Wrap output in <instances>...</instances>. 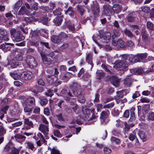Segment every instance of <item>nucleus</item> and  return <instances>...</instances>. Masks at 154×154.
<instances>
[{
    "label": "nucleus",
    "mask_w": 154,
    "mask_h": 154,
    "mask_svg": "<svg viewBox=\"0 0 154 154\" xmlns=\"http://www.w3.org/2000/svg\"><path fill=\"white\" fill-rule=\"evenodd\" d=\"M95 109L94 108L89 109L86 107L83 106L82 107L83 115L82 118L84 120L91 121V119H95L97 116L94 113Z\"/></svg>",
    "instance_id": "f257e3e1"
},
{
    "label": "nucleus",
    "mask_w": 154,
    "mask_h": 154,
    "mask_svg": "<svg viewBox=\"0 0 154 154\" xmlns=\"http://www.w3.org/2000/svg\"><path fill=\"white\" fill-rule=\"evenodd\" d=\"M78 85L76 82L73 83L71 86L70 88L72 90L73 94H72L69 91L65 89H63L61 91V93L63 94V97L67 101L69 100L70 99L69 97L67 96L74 97V95L77 96V94H76V91L78 90Z\"/></svg>",
    "instance_id": "f03ea898"
},
{
    "label": "nucleus",
    "mask_w": 154,
    "mask_h": 154,
    "mask_svg": "<svg viewBox=\"0 0 154 154\" xmlns=\"http://www.w3.org/2000/svg\"><path fill=\"white\" fill-rule=\"evenodd\" d=\"M103 12L106 15H108L114 12L119 13L121 11V6L120 5L115 4L112 8L109 5H106L103 6Z\"/></svg>",
    "instance_id": "7ed1b4c3"
},
{
    "label": "nucleus",
    "mask_w": 154,
    "mask_h": 154,
    "mask_svg": "<svg viewBox=\"0 0 154 154\" xmlns=\"http://www.w3.org/2000/svg\"><path fill=\"white\" fill-rule=\"evenodd\" d=\"M121 60H118L116 61L114 63L113 66L115 68L119 69L120 70L125 71L128 68V64L127 61L122 57Z\"/></svg>",
    "instance_id": "20e7f679"
},
{
    "label": "nucleus",
    "mask_w": 154,
    "mask_h": 154,
    "mask_svg": "<svg viewBox=\"0 0 154 154\" xmlns=\"http://www.w3.org/2000/svg\"><path fill=\"white\" fill-rule=\"evenodd\" d=\"M4 151L8 152V154H18L20 150L16 148L11 143H9L5 147Z\"/></svg>",
    "instance_id": "39448f33"
},
{
    "label": "nucleus",
    "mask_w": 154,
    "mask_h": 154,
    "mask_svg": "<svg viewBox=\"0 0 154 154\" xmlns=\"http://www.w3.org/2000/svg\"><path fill=\"white\" fill-rule=\"evenodd\" d=\"M25 62L28 66L30 68L36 67L37 63L35 61V58L31 56H28L25 60Z\"/></svg>",
    "instance_id": "423d86ee"
},
{
    "label": "nucleus",
    "mask_w": 154,
    "mask_h": 154,
    "mask_svg": "<svg viewBox=\"0 0 154 154\" xmlns=\"http://www.w3.org/2000/svg\"><path fill=\"white\" fill-rule=\"evenodd\" d=\"M30 7L29 4L26 3L23 5L19 11L18 15H23L24 14H27L29 12Z\"/></svg>",
    "instance_id": "0eeeda50"
},
{
    "label": "nucleus",
    "mask_w": 154,
    "mask_h": 154,
    "mask_svg": "<svg viewBox=\"0 0 154 154\" xmlns=\"http://www.w3.org/2000/svg\"><path fill=\"white\" fill-rule=\"evenodd\" d=\"M99 34L100 38L103 40L105 43L109 42L111 40V34L110 32H107L104 33L99 32Z\"/></svg>",
    "instance_id": "6e6552de"
},
{
    "label": "nucleus",
    "mask_w": 154,
    "mask_h": 154,
    "mask_svg": "<svg viewBox=\"0 0 154 154\" xmlns=\"http://www.w3.org/2000/svg\"><path fill=\"white\" fill-rule=\"evenodd\" d=\"M109 114L108 111H103L101 113L100 118L101 122L103 124L105 125L108 122L107 118Z\"/></svg>",
    "instance_id": "1a4fd4ad"
},
{
    "label": "nucleus",
    "mask_w": 154,
    "mask_h": 154,
    "mask_svg": "<svg viewBox=\"0 0 154 154\" xmlns=\"http://www.w3.org/2000/svg\"><path fill=\"white\" fill-rule=\"evenodd\" d=\"M33 76L32 73L29 71H25L21 74L20 79L23 80L30 79Z\"/></svg>",
    "instance_id": "9d476101"
},
{
    "label": "nucleus",
    "mask_w": 154,
    "mask_h": 154,
    "mask_svg": "<svg viewBox=\"0 0 154 154\" xmlns=\"http://www.w3.org/2000/svg\"><path fill=\"white\" fill-rule=\"evenodd\" d=\"M112 45L115 47V49L118 50L120 48H123L125 45L122 40L119 39L117 41L115 40H112Z\"/></svg>",
    "instance_id": "9b49d317"
},
{
    "label": "nucleus",
    "mask_w": 154,
    "mask_h": 154,
    "mask_svg": "<svg viewBox=\"0 0 154 154\" xmlns=\"http://www.w3.org/2000/svg\"><path fill=\"white\" fill-rule=\"evenodd\" d=\"M48 125H44L42 124L40 125L39 127V130L43 133L45 136L46 139L48 138L47 135L48 134L49 131L48 128Z\"/></svg>",
    "instance_id": "f8f14e48"
},
{
    "label": "nucleus",
    "mask_w": 154,
    "mask_h": 154,
    "mask_svg": "<svg viewBox=\"0 0 154 154\" xmlns=\"http://www.w3.org/2000/svg\"><path fill=\"white\" fill-rule=\"evenodd\" d=\"M0 40L4 41L8 40L6 31L1 28H0Z\"/></svg>",
    "instance_id": "ddd939ff"
},
{
    "label": "nucleus",
    "mask_w": 154,
    "mask_h": 154,
    "mask_svg": "<svg viewBox=\"0 0 154 154\" xmlns=\"http://www.w3.org/2000/svg\"><path fill=\"white\" fill-rule=\"evenodd\" d=\"M24 36L21 34L20 31H17L16 34L12 37V39L14 41L19 42L24 40Z\"/></svg>",
    "instance_id": "4468645a"
},
{
    "label": "nucleus",
    "mask_w": 154,
    "mask_h": 154,
    "mask_svg": "<svg viewBox=\"0 0 154 154\" xmlns=\"http://www.w3.org/2000/svg\"><path fill=\"white\" fill-rule=\"evenodd\" d=\"M23 3V1L22 0H19L15 4L14 8V11H12L14 14H17L18 10L19 8L22 6Z\"/></svg>",
    "instance_id": "2eb2a0df"
},
{
    "label": "nucleus",
    "mask_w": 154,
    "mask_h": 154,
    "mask_svg": "<svg viewBox=\"0 0 154 154\" xmlns=\"http://www.w3.org/2000/svg\"><path fill=\"white\" fill-rule=\"evenodd\" d=\"M19 65V62L14 60H12L8 62L7 67L9 68H14L16 67Z\"/></svg>",
    "instance_id": "dca6fc26"
},
{
    "label": "nucleus",
    "mask_w": 154,
    "mask_h": 154,
    "mask_svg": "<svg viewBox=\"0 0 154 154\" xmlns=\"http://www.w3.org/2000/svg\"><path fill=\"white\" fill-rule=\"evenodd\" d=\"M40 54L42 58L44 64L46 65H50L51 63V59L50 58L47 57L45 55L42 54V53H41Z\"/></svg>",
    "instance_id": "f3484780"
},
{
    "label": "nucleus",
    "mask_w": 154,
    "mask_h": 154,
    "mask_svg": "<svg viewBox=\"0 0 154 154\" xmlns=\"http://www.w3.org/2000/svg\"><path fill=\"white\" fill-rule=\"evenodd\" d=\"M110 80L111 83L114 86L116 87L118 86L120 79L116 76H113L111 77Z\"/></svg>",
    "instance_id": "a211bd4d"
},
{
    "label": "nucleus",
    "mask_w": 154,
    "mask_h": 154,
    "mask_svg": "<svg viewBox=\"0 0 154 154\" xmlns=\"http://www.w3.org/2000/svg\"><path fill=\"white\" fill-rule=\"evenodd\" d=\"M22 103L24 107V111L25 112L28 113V114H30L32 112V108L31 107V106L26 105V102L23 101H22Z\"/></svg>",
    "instance_id": "6ab92c4d"
},
{
    "label": "nucleus",
    "mask_w": 154,
    "mask_h": 154,
    "mask_svg": "<svg viewBox=\"0 0 154 154\" xmlns=\"http://www.w3.org/2000/svg\"><path fill=\"white\" fill-rule=\"evenodd\" d=\"M122 57L125 60V61L128 59V60L131 63H135V61L134 60V56L133 55L130 56L127 54H124L122 56Z\"/></svg>",
    "instance_id": "aec40b11"
},
{
    "label": "nucleus",
    "mask_w": 154,
    "mask_h": 154,
    "mask_svg": "<svg viewBox=\"0 0 154 154\" xmlns=\"http://www.w3.org/2000/svg\"><path fill=\"white\" fill-rule=\"evenodd\" d=\"M86 61L91 66V68L93 66L92 63V55L90 53L86 54Z\"/></svg>",
    "instance_id": "412c9836"
},
{
    "label": "nucleus",
    "mask_w": 154,
    "mask_h": 154,
    "mask_svg": "<svg viewBox=\"0 0 154 154\" xmlns=\"http://www.w3.org/2000/svg\"><path fill=\"white\" fill-rule=\"evenodd\" d=\"M133 79L130 76H127L124 81V84L126 87H130L131 85Z\"/></svg>",
    "instance_id": "4be33fe9"
},
{
    "label": "nucleus",
    "mask_w": 154,
    "mask_h": 154,
    "mask_svg": "<svg viewBox=\"0 0 154 154\" xmlns=\"http://www.w3.org/2000/svg\"><path fill=\"white\" fill-rule=\"evenodd\" d=\"M63 17L62 16L57 17L54 20V23L56 26H59L62 23Z\"/></svg>",
    "instance_id": "5701e85b"
},
{
    "label": "nucleus",
    "mask_w": 154,
    "mask_h": 154,
    "mask_svg": "<svg viewBox=\"0 0 154 154\" xmlns=\"http://www.w3.org/2000/svg\"><path fill=\"white\" fill-rule=\"evenodd\" d=\"M14 137L17 141L19 143L24 141L26 138L24 136L19 134L16 135Z\"/></svg>",
    "instance_id": "b1692460"
},
{
    "label": "nucleus",
    "mask_w": 154,
    "mask_h": 154,
    "mask_svg": "<svg viewBox=\"0 0 154 154\" xmlns=\"http://www.w3.org/2000/svg\"><path fill=\"white\" fill-rule=\"evenodd\" d=\"M130 72L132 73H134L136 75H140L142 74L143 71L141 69H130Z\"/></svg>",
    "instance_id": "393cba45"
},
{
    "label": "nucleus",
    "mask_w": 154,
    "mask_h": 154,
    "mask_svg": "<svg viewBox=\"0 0 154 154\" xmlns=\"http://www.w3.org/2000/svg\"><path fill=\"white\" fill-rule=\"evenodd\" d=\"M57 78L54 75H49L47 78L48 82L50 84H53L54 81H56Z\"/></svg>",
    "instance_id": "a878e982"
},
{
    "label": "nucleus",
    "mask_w": 154,
    "mask_h": 154,
    "mask_svg": "<svg viewBox=\"0 0 154 154\" xmlns=\"http://www.w3.org/2000/svg\"><path fill=\"white\" fill-rule=\"evenodd\" d=\"M35 99L32 97L28 98L26 100V105H29V106H32L35 103Z\"/></svg>",
    "instance_id": "bb28decb"
},
{
    "label": "nucleus",
    "mask_w": 154,
    "mask_h": 154,
    "mask_svg": "<svg viewBox=\"0 0 154 154\" xmlns=\"http://www.w3.org/2000/svg\"><path fill=\"white\" fill-rule=\"evenodd\" d=\"M141 35L142 39L144 41L146 42L148 41V34L145 29L142 30Z\"/></svg>",
    "instance_id": "cd10ccee"
},
{
    "label": "nucleus",
    "mask_w": 154,
    "mask_h": 154,
    "mask_svg": "<svg viewBox=\"0 0 154 154\" xmlns=\"http://www.w3.org/2000/svg\"><path fill=\"white\" fill-rule=\"evenodd\" d=\"M61 40L60 36L57 35H53L51 37L52 42L55 43H58Z\"/></svg>",
    "instance_id": "c85d7f7f"
},
{
    "label": "nucleus",
    "mask_w": 154,
    "mask_h": 154,
    "mask_svg": "<svg viewBox=\"0 0 154 154\" xmlns=\"http://www.w3.org/2000/svg\"><path fill=\"white\" fill-rule=\"evenodd\" d=\"M138 135L142 139L143 141H145L147 139V134H145L142 131L139 130L138 132Z\"/></svg>",
    "instance_id": "c756f323"
},
{
    "label": "nucleus",
    "mask_w": 154,
    "mask_h": 154,
    "mask_svg": "<svg viewBox=\"0 0 154 154\" xmlns=\"http://www.w3.org/2000/svg\"><path fill=\"white\" fill-rule=\"evenodd\" d=\"M20 71H19L18 72L17 71L14 72H13L11 73L10 75L14 79H17L19 78H20V75L21 73L20 72Z\"/></svg>",
    "instance_id": "7c9ffc66"
},
{
    "label": "nucleus",
    "mask_w": 154,
    "mask_h": 154,
    "mask_svg": "<svg viewBox=\"0 0 154 154\" xmlns=\"http://www.w3.org/2000/svg\"><path fill=\"white\" fill-rule=\"evenodd\" d=\"M66 25L69 29L71 31L73 32L75 30L74 24L71 21L69 20L67 22Z\"/></svg>",
    "instance_id": "2f4dec72"
},
{
    "label": "nucleus",
    "mask_w": 154,
    "mask_h": 154,
    "mask_svg": "<svg viewBox=\"0 0 154 154\" xmlns=\"http://www.w3.org/2000/svg\"><path fill=\"white\" fill-rule=\"evenodd\" d=\"M72 75V74L69 72H66L64 77L62 78V79L63 80L64 82H67L69 79L70 78Z\"/></svg>",
    "instance_id": "473e14b6"
},
{
    "label": "nucleus",
    "mask_w": 154,
    "mask_h": 154,
    "mask_svg": "<svg viewBox=\"0 0 154 154\" xmlns=\"http://www.w3.org/2000/svg\"><path fill=\"white\" fill-rule=\"evenodd\" d=\"M8 109V105L5 106H4L2 107L1 109V111L3 112L2 113L1 115L0 114V118L2 119L4 117V114L6 113V111Z\"/></svg>",
    "instance_id": "72a5a7b5"
},
{
    "label": "nucleus",
    "mask_w": 154,
    "mask_h": 154,
    "mask_svg": "<svg viewBox=\"0 0 154 154\" xmlns=\"http://www.w3.org/2000/svg\"><path fill=\"white\" fill-rule=\"evenodd\" d=\"M65 13L72 17H74L75 15L74 12L72 8H69L65 12Z\"/></svg>",
    "instance_id": "f704fd0d"
},
{
    "label": "nucleus",
    "mask_w": 154,
    "mask_h": 154,
    "mask_svg": "<svg viewBox=\"0 0 154 154\" xmlns=\"http://www.w3.org/2000/svg\"><path fill=\"white\" fill-rule=\"evenodd\" d=\"M77 10L78 12L81 15H82L85 11L84 7L82 5H78L77 6Z\"/></svg>",
    "instance_id": "c9c22d12"
},
{
    "label": "nucleus",
    "mask_w": 154,
    "mask_h": 154,
    "mask_svg": "<svg viewBox=\"0 0 154 154\" xmlns=\"http://www.w3.org/2000/svg\"><path fill=\"white\" fill-rule=\"evenodd\" d=\"M143 113L144 114H147L150 110V109L149 105H146L143 106L142 108Z\"/></svg>",
    "instance_id": "e433bc0d"
},
{
    "label": "nucleus",
    "mask_w": 154,
    "mask_h": 154,
    "mask_svg": "<svg viewBox=\"0 0 154 154\" xmlns=\"http://www.w3.org/2000/svg\"><path fill=\"white\" fill-rule=\"evenodd\" d=\"M120 35V33L118 29L114 30L112 36V40H115L116 38L119 36Z\"/></svg>",
    "instance_id": "4c0bfd02"
},
{
    "label": "nucleus",
    "mask_w": 154,
    "mask_h": 154,
    "mask_svg": "<svg viewBox=\"0 0 154 154\" xmlns=\"http://www.w3.org/2000/svg\"><path fill=\"white\" fill-rule=\"evenodd\" d=\"M137 130H134L132 133H131L129 136L130 140L132 141L136 138V134Z\"/></svg>",
    "instance_id": "58836bf2"
},
{
    "label": "nucleus",
    "mask_w": 154,
    "mask_h": 154,
    "mask_svg": "<svg viewBox=\"0 0 154 154\" xmlns=\"http://www.w3.org/2000/svg\"><path fill=\"white\" fill-rule=\"evenodd\" d=\"M117 97L118 98H121L124 95H126L125 90H122L121 91H118L117 92Z\"/></svg>",
    "instance_id": "ea45409f"
},
{
    "label": "nucleus",
    "mask_w": 154,
    "mask_h": 154,
    "mask_svg": "<svg viewBox=\"0 0 154 154\" xmlns=\"http://www.w3.org/2000/svg\"><path fill=\"white\" fill-rule=\"evenodd\" d=\"M137 56L140 61L143 62L142 60L146 57L147 54L146 53L140 54H138Z\"/></svg>",
    "instance_id": "a19ab883"
},
{
    "label": "nucleus",
    "mask_w": 154,
    "mask_h": 154,
    "mask_svg": "<svg viewBox=\"0 0 154 154\" xmlns=\"http://www.w3.org/2000/svg\"><path fill=\"white\" fill-rule=\"evenodd\" d=\"M25 51L23 50L18 49L17 50H15V54H17L19 56H21L23 55Z\"/></svg>",
    "instance_id": "79ce46f5"
},
{
    "label": "nucleus",
    "mask_w": 154,
    "mask_h": 154,
    "mask_svg": "<svg viewBox=\"0 0 154 154\" xmlns=\"http://www.w3.org/2000/svg\"><path fill=\"white\" fill-rule=\"evenodd\" d=\"M39 99L40 100L41 104L42 106L45 105L48 102V100L47 99L42 97H39Z\"/></svg>",
    "instance_id": "37998d69"
},
{
    "label": "nucleus",
    "mask_w": 154,
    "mask_h": 154,
    "mask_svg": "<svg viewBox=\"0 0 154 154\" xmlns=\"http://www.w3.org/2000/svg\"><path fill=\"white\" fill-rule=\"evenodd\" d=\"M124 33L125 35L128 37L131 38H132L134 35L129 30L126 29L124 31Z\"/></svg>",
    "instance_id": "c03bdc74"
},
{
    "label": "nucleus",
    "mask_w": 154,
    "mask_h": 154,
    "mask_svg": "<svg viewBox=\"0 0 154 154\" xmlns=\"http://www.w3.org/2000/svg\"><path fill=\"white\" fill-rule=\"evenodd\" d=\"M24 19L26 23H30L35 20V18L32 17H25Z\"/></svg>",
    "instance_id": "a18cd8bd"
},
{
    "label": "nucleus",
    "mask_w": 154,
    "mask_h": 154,
    "mask_svg": "<svg viewBox=\"0 0 154 154\" xmlns=\"http://www.w3.org/2000/svg\"><path fill=\"white\" fill-rule=\"evenodd\" d=\"M14 44H13L9 43H5V51H9L10 49V47L9 46H13Z\"/></svg>",
    "instance_id": "49530a36"
},
{
    "label": "nucleus",
    "mask_w": 154,
    "mask_h": 154,
    "mask_svg": "<svg viewBox=\"0 0 154 154\" xmlns=\"http://www.w3.org/2000/svg\"><path fill=\"white\" fill-rule=\"evenodd\" d=\"M26 148L32 150H33L35 147L33 144L31 142H28L27 143Z\"/></svg>",
    "instance_id": "de8ad7c7"
},
{
    "label": "nucleus",
    "mask_w": 154,
    "mask_h": 154,
    "mask_svg": "<svg viewBox=\"0 0 154 154\" xmlns=\"http://www.w3.org/2000/svg\"><path fill=\"white\" fill-rule=\"evenodd\" d=\"M37 135L40 139H41L42 141L45 144H46L47 141L45 140L43 136L41 133H39L37 134Z\"/></svg>",
    "instance_id": "09e8293b"
},
{
    "label": "nucleus",
    "mask_w": 154,
    "mask_h": 154,
    "mask_svg": "<svg viewBox=\"0 0 154 154\" xmlns=\"http://www.w3.org/2000/svg\"><path fill=\"white\" fill-rule=\"evenodd\" d=\"M69 45L67 43H64L59 48L60 51H63L68 47Z\"/></svg>",
    "instance_id": "8fccbe9b"
},
{
    "label": "nucleus",
    "mask_w": 154,
    "mask_h": 154,
    "mask_svg": "<svg viewBox=\"0 0 154 154\" xmlns=\"http://www.w3.org/2000/svg\"><path fill=\"white\" fill-rule=\"evenodd\" d=\"M147 118L149 120L153 121L154 120V113L151 112L149 113L147 116Z\"/></svg>",
    "instance_id": "3c124183"
},
{
    "label": "nucleus",
    "mask_w": 154,
    "mask_h": 154,
    "mask_svg": "<svg viewBox=\"0 0 154 154\" xmlns=\"http://www.w3.org/2000/svg\"><path fill=\"white\" fill-rule=\"evenodd\" d=\"M97 77L98 79H100L104 76V74L101 71H99L96 72Z\"/></svg>",
    "instance_id": "603ef678"
},
{
    "label": "nucleus",
    "mask_w": 154,
    "mask_h": 154,
    "mask_svg": "<svg viewBox=\"0 0 154 154\" xmlns=\"http://www.w3.org/2000/svg\"><path fill=\"white\" fill-rule=\"evenodd\" d=\"M142 11L146 13H149L150 11V8L148 7L145 6H143L141 8Z\"/></svg>",
    "instance_id": "864d4df0"
},
{
    "label": "nucleus",
    "mask_w": 154,
    "mask_h": 154,
    "mask_svg": "<svg viewBox=\"0 0 154 154\" xmlns=\"http://www.w3.org/2000/svg\"><path fill=\"white\" fill-rule=\"evenodd\" d=\"M112 113L113 116H116L119 114V111L117 109H114L112 111Z\"/></svg>",
    "instance_id": "5fc2aeb1"
},
{
    "label": "nucleus",
    "mask_w": 154,
    "mask_h": 154,
    "mask_svg": "<svg viewBox=\"0 0 154 154\" xmlns=\"http://www.w3.org/2000/svg\"><path fill=\"white\" fill-rule=\"evenodd\" d=\"M6 133V130L2 125H0V136L4 135Z\"/></svg>",
    "instance_id": "6e6d98bb"
},
{
    "label": "nucleus",
    "mask_w": 154,
    "mask_h": 154,
    "mask_svg": "<svg viewBox=\"0 0 154 154\" xmlns=\"http://www.w3.org/2000/svg\"><path fill=\"white\" fill-rule=\"evenodd\" d=\"M116 126L117 127H121L123 125V122L119 119L116 121Z\"/></svg>",
    "instance_id": "4d7b16f0"
},
{
    "label": "nucleus",
    "mask_w": 154,
    "mask_h": 154,
    "mask_svg": "<svg viewBox=\"0 0 154 154\" xmlns=\"http://www.w3.org/2000/svg\"><path fill=\"white\" fill-rule=\"evenodd\" d=\"M25 124H26V126L27 125H29V126H30V127H32L33 126V124L32 122L29 121V119H25Z\"/></svg>",
    "instance_id": "13d9d810"
},
{
    "label": "nucleus",
    "mask_w": 154,
    "mask_h": 154,
    "mask_svg": "<svg viewBox=\"0 0 154 154\" xmlns=\"http://www.w3.org/2000/svg\"><path fill=\"white\" fill-rule=\"evenodd\" d=\"M54 136L58 137H61L62 135L60 132L58 130H56L54 131Z\"/></svg>",
    "instance_id": "bf43d9fd"
},
{
    "label": "nucleus",
    "mask_w": 154,
    "mask_h": 154,
    "mask_svg": "<svg viewBox=\"0 0 154 154\" xmlns=\"http://www.w3.org/2000/svg\"><path fill=\"white\" fill-rule=\"evenodd\" d=\"M103 152L105 154H109L111 153L112 152L111 150L107 147H105L103 149Z\"/></svg>",
    "instance_id": "052dcab7"
},
{
    "label": "nucleus",
    "mask_w": 154,
    "mask_h": 154,
    "mask_svg": "<svg viewBox=\"0 0 154 154\" xmlns=\"http://www.w3.org/2000/svg\"><path fill=\"white\" fill-rule=\"evenodd\" d=\"M50 21V19L47 17H45L42 20V22L43 24H47L48 22Z\"/></svg>",
    "instance_id": "680f3d73"
},
{
    "label": "nucleus",
    "mask_w": 154,
    "mask_h": 154,
    "mask_svg": "<svg viewBox=\"0 0 154 154\" xmlns=\"http://www.w3.org/2000/svg\"><path fill=\"white\" fill-rule=\"evenodd\" d=\"M45 94L48 96L51 97L53 95V91L51 89L48 90Z\"/></svg>",
    "instance_id": "e2e57ef3"
},
{
    "label": "nucleus",
    "mask_w": 154,
    "mask_h": 154,
    "mask_svg": "<svg viewBox=\"0 0 154 154\" xmlns=\"http://www.w3.org/2000/svg\"><path fill=\"white\" fill-rule=\"evenodd\" d=\"M114 105V102H112L110 103L106 104L104 106L103 108H109L110 107H113Z\"/></svg>",
    "instance_id": "0e129e2a"
},
{
    "label": "nucleus",
    "mask_w": 154,
    "mask_h": 154,
    "mask_svg": "<svg viewBox=\"0 0 154 154\" xmlns=\"http://www.w3.org/2000/svg\"><path fill=\"white\" fill-rule=\"evenodd\" d=\"M140 101L142 103H149L150 100L149 99L146 97L142 98Z\"/></svg>",
    "instance_id": "69168bd1"
},
{
    "label": "nucleus",
    "mask_w": 154,
    "mask_h": 154,
    "mask_svg": "<svg viewBox=\"0 0 154 154\" xmlns=\"http://www.w3.org/2000/svg\"><path fill=\"white\" fill-rule=\"evenodd\" d=\"M17 32L14 29H12L10 30V33L11 36V38L13 37V36L16 34Z\"/></svg>",
    "instance_id": "338daca9"
},
{
    "label": "nucleus",
    "mask_w": 154,
    "mask_h": 154,
    "mask_svg": "<svg viewBox=\"0 0 154 154\" xmlns=\"http://www.w3.org/2000/svg\"><path fill=\"white\" fill-rule=\"evenodd\" d=\"M51 154H60L58 150L54 148L51 149Z\"/></svg>",
    "instance_id": "774afa93"
}]
</instances>
